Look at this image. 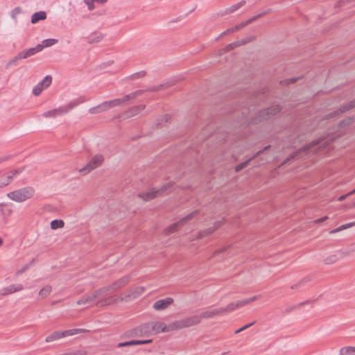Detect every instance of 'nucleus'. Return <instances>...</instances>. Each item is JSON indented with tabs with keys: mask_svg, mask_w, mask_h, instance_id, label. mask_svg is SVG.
<instances>
[{
	"mask_svg": "<svg viewBox=\"0 0 355 355\" xmlns=\"http://www.w3.org/2000/svg\"><path fill=\"white\" fill-rule=\"evenodd\" d=\"M95 1V3H103L105 2H106L107 0H94Z\"/></svg>",
	"mask_w": 355,
	"mask_h": 355,
	"instance_id": "obj_50",
	"label": "nucleus"
},
{
	"mask_svg": "<svg viewBox=\"0 0 355 355\" xmlns=\"http://www.w3.org/2000/svg\"><path fill=\"white\" fill-rule=\"evenodd\" d=\"M270 146H266V147L264 148V150H268V148H270Z\"/></svg>",
	"mask_w": 355,
	"mask_h": 355,
	"instance_id": "obj_54",
	"label": "nucleus"
},
{
	"mask_svg": "<svg viewBox=\"0 0 355 355\" xmlns=\"http://www.w3.org/2000/svg\"><path fill=\"white\" fill-rule=\"evenodd\" d=\"M103 161V156L101 154H97L92 158L89 162L85 167L80 169V172L83 174H86L100 166Z\"/></svg>",
	"mask_w": 355,
	"mask_h": 355,
	"instance_id": "obj_10",
	"label": "nucleus"
},
{
	"mask_svg": "<svg viewBox=\"0 0 355 355\" xmlns=\"http://www.w3.org/2000/svg\"><path fill=\"white\" fill-rule=\"evenodd\" d=\"M89 112L90 114H98V113L103 112L101 109H100V105H99L98 106H96V107L90 108Z\"/></svg>",
	"mask_w": 355,
	"mask_h": 355,
	"instance_id": "obj_38",
	"label": "nucleus"
},
{
	"mask_svg": "<svg viewBox=\"0 0 355 355\" xmlns=\"http://www.w3.org/2000/svg\"><path fill=\"white\" fill-rule=\"evenodd\" d=\"M228 248H229V246L228 247H225V248H220V249H218V250H216V252H214V255L218 254H220V253L227 250V249Z\"/></svg>",
	"mask_w": 355,
	"mask_h": 355,
	"instance_id": "obj_47",
	"label": "nucleus"
},
{
	"mask_svg": "<svg viewBox=\"0 0 355 355\" xmlns=\"http://www.w3.org/2000/svg\"><path fill=\"white\" fill-rule=\"evenodd\" d=\"M139 94V92H136L131 93L130 94L124 96L121 98H116L112 101H105L100 104V109L103 112H105L108 110H110L112 107L120 106L122 104L125 103V102L135 98L137 95Z\"/></svg>",
	"mask_w": 355,
	"mask_h": 355,
	"instance_id": "obj_6",
	"label": "nucleus"
},
{
	"mask_svg": "<svg viewBox=\"0 0 355 355\" xmlns=\"http://www.w3.org/2000/svg\"><path fill=\"white\" fill-rule=\"evenodd\" d=\"M327 219H328V217L327 216H324L323 218H319V219H317V220H314V223H322V222L325 221Z\"/></svg>",
	"mask_w": 355,
	"mask_h": 355,
	"instance_id": "obj_48",
	"label": "nucleus"
},
{
	"mask_svg": "<svg viewBox=\"0 0 355 355\" xmlns=\"http://www.w3.org/2000/svg\"><path fill=\"white\" fill-rule=\"evenodd\" d=\"M35 195V189L32 187H26L7 194V196L12 200L22 202L31 199Z\"/></svg>",
	"mask_w": 355,
	"mask_h": 355,
	"instance_id": "obj_4",
	"label": "nucleus"
},
{
	"mask_svg": "<svg viewBox=\"0 0 355 355\" xmlns=\"http://www.w3.org/2000/svg\"><path fill=\"white\" fill-rule=\"evenodd\" d=\"M222 223L220 221H217L214 223L213 228H209L202 232L199 233V238H202L205 236L209 235L213 233L216 230L219 228L221 226Z\"/></svg>",
	"mask_w": 355,
	"mask_h": 355,
	"instance_id": "obj_26",
	"label": "nucleus"
},
{
	"mask_svg": "<svg viewBox=\"0 0 355 355\" xmlns=\"http://www.w3.org/2000/svg\"><path fill=\"white\" fill-rule=\"evenodd\" d=\"M52 82V78L50 76H46L42 81L38 83L33 89V94L35 96H39L42 92L50 86Z\"/></svg>",
	"mask_w": 355,
	"mask_h": 355,
	"instance_id": "obj_19",
	"label": "nucleus"
},
{
	"mask_svg": "<svg viewBox=\"0 0 355 355\" xmlns=\"http://www.w3.org/2000/svg\"><path fill=\"white\" fill-rule=\"evenodd\" d=\"M152 322H146L133 330L135 336H144L153 334Z\"/></svg>",
	"mask_w": 355,
	"mask_h": 355,
	"instance_id": "obj_17",
	"label": "nucleus"
},
{
	"mask_svg": "<svg viewBox=\"0 0 355 355\" xmlns=\"http://www.w3.org/2000/svg\"><path fill=\"white\" fill-rule=\"evenodd\" d=\"M354 225H355V221L350 223L345 224V225H343L340 226L339 227H338L337 229L331 231L330 233H331V234L336 233V232L347 229V228L351 227Z\"/></svg>",
	"mask_w": 355,
	"mask_h": 355,
	"instance_id": "obj_35",
	"label": "nucleus"
},
{
	"mask_svg": "<svg viewBox=\"0 0 355 355\" xmlns=\"http://www.w3.org/2000/svg\"><path fill=\"white\" fill-rule=\"evenodd\" d=\"M10 158V155H5L0 157V164L8 161Z\"/></svg>",
	"mask_w": 355,
	"mask_h": 355,
	"instance_id": "obj_46",
	"label": "nucleus"
},
{
	"mask_svg": "<svg viewBox=\"0 0 355 355\" xmlns=\"http://www.w3.org/2000/svg\"><path fill=\"white\" fill-rule=\"evenodd\" d=\"M200 314L192 315L180 320L173 322L175 330L188 328L199 324L201 321Z\"/></svg>",
	"mask_w": 355,
	"mask_h": 355,
	"instance_id": "obj_9",
	"label": "nucleus"
},
{
	"mask_svg": "<svg viewBox=\"0 0 355 355\" xmlns=\"http://www.w3.org/2000/svg\"><path fill=\"white\" fill-rule=\"evenodd\" d=\"M335 114H336V113H331V114H329V117L332 118V117L334 116Z\"/></svg>",
	"mask_w": 355,
	"mask_h": 355,
	"instance_id": "obj_53",
	"label": "nucleus"
},
{
	"mask_svg": "<svg viewBox=\"0 0 355 355\" xmlns=\"http://www.w3.org/2000/svg\"><path fill=\"white\" fill-rule=\"evenodd\" d=\"M89 112L90 114H98V113L103 112L101 109H100V105H99L98 106H96V107L90 108Z\"/></svg>",
	"mask_w": 355,
	"mask_h": 355,
	"instance_id": "obj_39",
	"label": "nucleus"
},
{
	"mask_svg": "<svg viewBox=\"0 0 355 355\" xmlns=\"http://www.w3.org/2000/svg\"><path fill=\"white\" fill-rule=\"evenodd\" d=\"M254 323V322H252V323H250V324H246V325L243 326V327H241V328H240V329H239L236 330L234 333H235V334H239V333H240V332H241V331H244V330L247 329H248V328H249L250 327H251Z\"/></svg>",
	"mask_w": 355,
	"mask_h": 355,
	"instance_id": "obj_43",
	"label": "nucleus"
},
{
	"mask_svg": "<svg viewBox=\"0 0 355 355\" xmlns=\"http://www.w3.org/2000/svg\"><path fill=\"white\" fill-rule=\"evenodd\" d=\"M354 193H355V189H354L353 191H350V192L347 193V194H345V195L340 196L338 198V201H343V200H345L346 199V198H347V196H351V195H352V194H354Z\"/></svg>",
	"mask_w": 355,
	"mask_h": 355,
	"instance_id": "obj_42",
	"label": "nucleus"
},
{
	"mask_svg": "<svg viewBox=\"0 0 355 355\" xmlns=\"http://www.w3.org/2000/svg\"><path fill=\"white\" fill-rule=\"evenodd\" d=\"M198 214V211H195L191 213L190 214L187 215L182 219H181L180 221L170 225L168 227L166 230V234H169L171 233H173L179 230L182 225H184L187 222L191 220L193 218L196 217V216Z\"/></svg>",
	"mask_w": 355,
	"mask_h": 355,
	"instance_id": "obj_12",
	"label": "nucleus"
},
{
	"mask_svg": "<svg viewBox=\"0 0 355 355\" xmlns=\"http://www.w3.org/2000/svg\"><path fill=\"white\" fill-rule=\"evenodd\" d=\"M64 225V223L62 220H53L51 222V227L53 230L58 228H62Z\"/></svg>",
	"mask_w": 355,
	"mask_h": 355,
	"instance_id": "obj_33",
	"label": "nucleus"
},
{
	"mask_svg": "<svg viewBox=\"0 0 355 355\" xmlns=\"http://www.w3.org/2000/svg\"><path fill=\"white\" fill-rule=\"evenodd\" d=\"M152 340H130L124 343H120L117 345L118 347H128L132 345H144L150 343Z\"/></svg>",
	"mask_w": 355,
	"mask_h": 355,
	"instance_id": "obj_24",
	"label": "nucleus"
},
{
	"mask_svg": "<svg viewBox=\"0 0 355 355\" xmlns=\"http://www.w3.org/2000/svg\"><path fill=\"white\" fill-rule=\"evenodd\" d=\"M153 334H157L160 332H168L175 330L173 322L166 325L164 322H152Z\"/></svg>",
	"mask_w": 355,
	"mask_h": 355,
	"instance_id": "obj_15",
	"label": "nucleus"
},
{
	"mask_svg": "<svg viewBox=\"0 0 355 355\" xmlns=\"http://www.w3.org/2000/svg\"><path fill=\"white\" fill-rule=\"evenodd\" d=\"M144 291H145L144 287L136 286L135 288H132L127 291L123 295H121L120 297L117 295V297H119L118 302L123 301V300L128 301V300H134V299L138 297L139 296H140L141 294H143L144 293Z\"/></svg>",
	"mask_w": 355,
	"mask_h": 355,
	"instance_id": "obj_11",
	"label": "nucleus"
},
{
	"mask_svg": "<svg viewBox=\"0 0 355 355\" xmlns=\"http://www.w3.org/2000/svg\"><path fill=\"white\" fill-rule=\"evenodd\" d=\"M259 298V296H254L249 299H245L243 300H239L236 302H232L228 304L225 307L220 308H211L209 309L205 310L200 313L201 318H211L216 315H223L224 313L231 312L236 309L242 307L249 303H251L257 299Z\"/></svg>",
	"mask_w": 355,
	"mask_h": 355,
	"instance_id": "obj_3",
	"label": "nucleus"
},
{
	"mask_svg": "<svg viewBox=\"0 0 355 355\" xmlns=\"http://www.w3.org/2000/svg\"><path fill=\"white\" fill-rule=\"evenodd\" d=\"M261 152V151H259L257 154V156H258Z\"/></svg>",
	"mask_w": 355,
	"mask_h": 355,
	"instance_id": "obj_55",
	"label": "nucleus"
},
{
	"mask_svg": "<svg viewBox=\"0 0 355 355\" xmlns=\"http://www.w3.org/2000/svg\"><path fill=\"white\" fill-rule=\"evenodd\" d=\"M173 302L174 300L172 297L159 300L153 304V308L156 311H162L167 309Z\"/></svg>",
	"mask_w": 355,
	"mask_h": 355,
	"instance_id": "obj_20",
	"label": "nucleus"
},
{
	"mask_svg": "<svg viewBox=\"0 0 355 355\" xmlns=\"http://www.w3.org/2000/svg\"><path fill=\"white\" fill-rule=\"evenodd\" d=\"M51 290H52L51 286H44L39 292V297H40L42 299L46 297L47 296H49L50 295Z\"/></svg>",
	"mask_w": 355,
	"mask_h": 355,
	"instance_id": "obj_31",
	"label": "nucleus"
},
{
	"mask_svg": "<svg viewBox=\"0 0 355 355\" xmlns=\"http://www.w3.org/2000/svg\"><path fill=\"white\" fill-rule=\"evenodd\" d=\"M281 108L279 105H273L266 110H264L261 112L260 117L262 119H268L270 116L275 115L277 113L279 112Z\"/></svg>",
	"mask_w": 355,
	"mask_h": 355,
	"instance_id": "obj_21",
	"label": "nucleus"
},
{
	"mask_svg": "<svg viewBox=\"0 0 355 355\" xmlns=\"http://www.w3.org/2000/svg\"><path fill=\"white\" fill-rule=\"evenodd\" d=\"M85 3L87 5L89 10H92L95 8L94 0H85Z\"/></svg>",
	"mask_w": 355,
	"mask_h": 355,
	"instance_id": "obj_40",
	"label": "nucleus"
},
{
	"mask_svg": "<svg viewBox=\"0 0 355 355\" xmlns=\"http://www.w3.org/2000/svg\"><path fill=\"white\" fill-rule=\"evenodd\" d=\"M103 38V35L99 31H94L87 36L85 40L89 44H95L100 42Z\"/></svg>",
	"mask_w": 355,
	"mask_h": 355,
	"instance_id": "obj_23",
	"label": "nucleus"
},
{
	"mask_svg": "<svg viewBox=\"0 0 355 355\" xmlns=\"http://www.w3.org/2000/svg\"><path fill=\"white\" fill-rule=\"evenodd\" d=\"M350 123H351V119H349L347 122L343 121L342 123H340V125H343V124H345H345H350Z\"/></svg>",
	"mask_w": 355,
	"mask_h": 355,
	"instance_id": "obj_51",
	"label": "nucleus"
},
{
	"mask_svg": "<svg viewBox=\"0 0 355 355\" xmlns=\"http://www.w3.org/2000/svg\"><path fill=\"white\" fill-rule=\"evenodd\" d=\"M85 101L84 98H79L78 99H76L71 103H69L67 105L64 107H61L58 109H54L48 112H44L42 114V116L44 118H49V117H55L58 115H62L64 113H67L70 110L73 109L74 107L78 105L79 103H83Z\"/></svg>",
	"mask_w": 355,
	"mask_h": 355,
	"instance_id": "obj_7",
	"label": "nucleus"
},
{
	"mask_svg": "<svg viewBox=\"0 0 355 355\" xmlns=\"http://www.w3.org/2000/svg\"><path fill=\"white\" fill-rule=\"evenodd\" d=\"M57 42H58V40L55 39H47V40H44L42 42V44H38L37 46H40L42 48V50L44 47H49V46L56 44Z\"/></svg>",
	"mask_w": 355,
	"mask_h": 355,
	"instance_id": "obj_32",
	"label": "nucleus"
},
{
	"mask_svg": "<svg viewBox=\"0 0 355 355\" xmlns=\"http://www.w3.org/2000/svg\"><path fill=\"white\" fill-rule=\"evenodd\" d=\"M3 239L0 237V246H1L3 245Z\"/></svg>",
	"mask_w": 355,
	"mask_h": 355,
	"instance_id": "obj_52",
	"label": "nucleus"
},
{
	"mask_svg": "<svg viewBox=\"0 0 355 355\" xmlns=\"http://www.w3.org/2000/svg\"><path fill=\"white\" fill-rule=\"evenodd\" d=\"M250 161V159L237 165L235 167V171L236 172L241 171L243 168H245L248 165V163Z\"/></svg>",
	"mask_w": 355,
	"mask_h": 355,
	"instance_id": "obj_37",
	"label": "nucleus"
},
{
	"mask_svg": "<svg viewBox=\"0 0 355 355\" xmlns=\"http://www.w3.org/2000/svg\"><path fill=\"white\" fill-rule=\"evenodd\" d=\"M89 330L85 329H73L65 330L63 331H55L53 332L52 334H51L49 336H48L46 338L45 341L46 343H51V342H53V341L58 340L61 338L73 336L77 334L89 332Z\"/></svg>",
	"mask_w": 355,
	"mask_h": 355,
	"instance_id": "obj_8",
	"label": "nucleus"
},
{
	"mask_svg": "<svg viewBox=\"0 0 355 355\" xmlns=\"http://www.w3.org/2000/svg\"><path fill=\"white\" fill-rule=\"evenodd\" d=\"M22 171L23 168H18L7 173L0 179V187L3 188L8 186L12 182L14 177L20 174Z\"/></svg>",
	"mask_w": 355,
	"mask_h": 355,
	"instance_id": "obj_18",
	"label": "nucleus"
},
{
	"mask_svg": "<svg viewBox=\"0 0 355 355\" xmlns=\"http://www.w3.org/2000/svg\"><path fill=\"white\" fill-rule=\"evenodd\" d=\"M130 277L129 276H125L114 282L111 286L103 287L102 288H110L107 297L114 295L113 293L125 286L130 282Z\"/></svg>",
	"mask_w": 355,
	"mask_h": 355,
	"instance_id": "obj_14",
	"label": "nucleus"
},
{
	"mask_svg": "<svg viewBox=\"0 0 355 355\" xmlns=\"http://www.w3.org/2000/svg\"><path fill=\"white\" fill-rule=\"evenodd\" d=\"M240 46V44L237 43V42H234V43H232L230 44H229L227 46V51H230V50H232L234 48L236 47V46Z\"/></svg>",
	"mask_w": 355,
	"mask_h": 355,
	"instance_id": "obj_45",
	"label": "nucleus"
},
{
	"mask_svg": "<svg viewBox=\"0 0 355 355\" xmlns=\"http://www.w3.org/2000/svg\"><path fill=\"white\" fill-rule=\"evenodd\" d=\"M174 184L169 182L166 185H164L159 190H154L153 189H150L146 192H142L139 194V196L146 201L152 200L157 196L168 194L173 189Z\"/></svg>",
	"mask_w": 355,
	"mask_h": 355,
	"instance_id": "obj_5",
	"label": "nucleus"
},
{
	"mask_svg": "<svg viewBox=\"0 0 355 355\" xmlns=\"http://www.w3.org/2000/svg\"><path fill=\"white\" fill-rule=\"evenodd\" d=\"M336 139V137L329 135L326 138L321 139L310 144L301 149H300L293 158L299 159L303 157L304 155H309L311 154L318 153L322 151L324 153L329 152L333 148L332 141Z\"/></svg>",
	"mask_w": 355,
	"mask_h": 355,
	"instance_id": "obj_2",
	"label": "nucleus"
},
{
	"mask_svg": "<svg viewBox=\"0 0 355 355\" xmlns=\"http://www.w3.org/2000/svg\"><path fill=\"white\" fill-rule=\"evenodd\" d=\"M340 355H355V347H345L340 349Z\"/></svg>",
	"mask_w": 355,
	"mask_h": 355,
	"instance_id": "obj_30",
	"label": "nucleus"
},
{
	"mask_svg": "<svg viewBox=\"0 0 355 355\" xmlns=\"http://www.w3.org/2000/svg\"><path fill=\"white\" fill-rule=\"evenodd\" d=\"M46 18V14L44 11H40L34 13L31 17L33 24L37 23L40 20H44Z\"/></svg>",
	"mask_w": 355,
	"mask_h": 355,
	"instance_id": "obj_27",
	"label": "nucleus"
},
{
	"mask_svg": "<svg viewBox=\"0 0 355 355\" xmlns=\"http://www.w3.org/2000/svg\"><path fill=\"white\" fill-rule=\"evenodd\" d=\"M28 267H29L28 265L24 266L22 268L18 270L16 272V275L17 276L21 275L22 273H24L28 268Z\"/></svg>",
	"mask_w": 355,
	"mask_h": 355,
	"instance_id": "obj_44",
	"label": "nucleus"
},
{
	"mask_svg": "<svg viewBox=\"0 0 355 355\" xmlns=\"http://www.w3.org/2000/svg\"><path fill=\"white\" fill-rule=\"evenodd\" d=\"M24 289V286L21 284H12L1 290L0 293L1 295H7L16 292L21 291Z\"/></svg>",
	"mask_w": 355,
	"mask_h": 355,
	"instance_id": "obj_22",
	"label": "nucleus"
},
{
	"mask_svg": "<svg viewBox=\"0 0 355 355\" xmlns=\"http://www.w3.org/2000/svg\"><path fill=\"white\" fill-rule=\"evenodd\" d=\"M297 78H291L286 80L288 84L295 83L297 81Z\"/></svg>",
	"mask_w": 355,
	"mask_h": 355,
	"instance_id": "obj_49",
	"label": "nucleus"
},
{
	"mask_svg": "<svg viewBox=\"0 0 355 355\" xmlns=\"http://www.w3.org/2000/svg\"><path fill=\"white\" fill-rule=\"evenodd\" d=\"M64 355H87V351L85 349H77L71 352L63 354Z\"/></svg>",
	"mask_w": 355,
	"mask_h": 355,
	"instance_id": "obj_36",
	"label": "nucleus"
},
{
	"mask_svg": "<svg viewBox=\"0 0 355 355\" xmlns=\"http://www.w3.org/2000/svg\"><path fill=\"white\" fill-rule=\"evenodd\" d=\"M268 12H269V10L263 12L259 14L254 17H252V18L249 19L248 21H246L245 22H242L238 25H236L235 26H234L231 28L227 29V31L223 33V34L225 35L227 33H233V32L238 31L241 30V28H244L245 26H248V24L252 23L255 20H257V19H259L260 17H263V15H266L267 13H268Z\"/></svg>",
	"mask_w": 355,
	"mask_h": 355,
	"instance_id": "obj_16",
	"label": "nucleus"
},
{
	"mask_svg": "<svg viewBox=\"0 0 355 355\" xmlns=\"http://www.w3.org/2000/svg\"><path fill=\"white\" fill-rule=\"evenodd\" d=\"M354 107H355V99L353 101H352L348 106L342 107V109L340 110V112H342V113L345 112V111H347Z\"/></svg>",
	"mask_w": 355,
	"mask_h": 355,
	"instance_id": "obj_41",
	"label": "nucleus"
},
{
	"mask_svg": "<svg viewBox=\"0 0 355 355\" xmlns=\"http://www.w3.org/2000/svg\"><path fill=\"white\" fill-rule=\"evenodd\" d=\"M338 261V257L336 254H331L327 256L324 259V262L325 264H333Z\"/></svg>",
	"mask_w": 355,
	"mask_h": 355,
	"instance_id": "obj_34",
	"label": "nucleus"
},
{
	"mask_svg": "<svg viewBox=\"0 0 355 355\" xmlns=\"http://www.w3.org/2000/svg\"><path fill=\"white\" fill-rule=\"evenodd\" d=\"M245 4V1H241L234 5H232V6H230V8H228L226 10L225 13L226 14L232 13V12H235L236 10H239L242 6H243Z\"/></svg>",
	"mask_w": 355,
	"mask_h": 355,
	"instance_id": "obj_29",
	"label": "nucleus"
},
{
	"mask_svg": "<svg viewBox=\"0 0 355 355\" xmlns=\"http://www.w3.org/2000/svg\"><path fill=\"white\" fill-rule=\"evenodd\" d=\"M41 51H42V48L40 46H37L35 48H31V49H29L27 50H24V51L20 52L15 58L10 60L8 64V65L14 64H15L17 60L27 58L31 55H35L36 53L40 52Z\"/></svg>",
	"mask_w": 355,
	"mask_h": 355,
	"instance_id": "obj_13",
	"label": "nucleus"
},
{
	"mask_svg": "<svg viewBox=\"0 0 355 355\" xmlns=\"http://www.w3.org/2000/svg\"><path fill=\"white\" fill-rule=\"evenodd\" d=\"M110 288H99L90 293L85 294L76 302L78 305L91 306L95 302V306L102 307L113 304L118 302L117 295L108 296Z\"/></svg>",
	"mask_w": 355,
	"mask_h": 355,
	"instance_id": "obj_1",
	"label": "nucleus"
},
{
	"mask_svg": "<svg viewBox=\"0 0 355 355\" xmlns=\"http://www.w3.org/2000/svg\"><path fill=\"white\" fill-rule=\"evenodd\" d=\"M6 205L0 204V216L3 217H8L11 215L12 210L6 207Z\"/></svg>",
	"mask_w": 355,
	"mask_h": 355,
	"instance_id": "obj_28",
	"label": "nucleus"
},
{
	"mask_svg": "<svg viewBox=\"0 0 355 355\" xmlns=\"http://www.w3.org/2000/svg\"><path fill=\"white\" fill-rule=\"evenodd\" d=\"M144 108H145V105H144L134 106V107H131L130 109H129L128 111H127L126 115L128 117L134 116L137 115V114H139L140 112H141L143 110H144Z\"/></svg>",
	"mask_w": 355,
	"mask_h": 355,
	"instance_id": "obj_25",
	"label": "nucleus"
}]
</instances>
